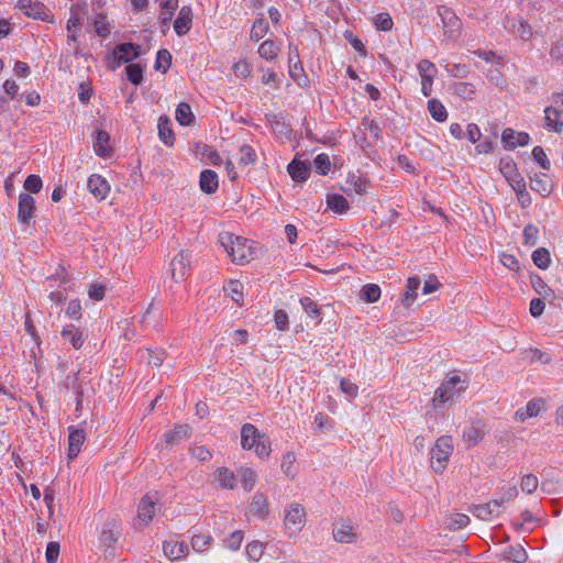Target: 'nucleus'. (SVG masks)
Segmentation results:
<instances>
[{
  "label": "nucleus",
  "instance_id": "nucleus-1",
  "mask_svg": "<svg viewBox=\"0 0 563 563\" xmlns=\"http://www.w3.org/2000/svg\"><path fill=\"white\" fill-rule=\"evenodd\" d=\"M241 445L244 450H255L260 459L271 455V441L267 434L261 432L254 424L245 423L241 428Z\"/></svg>",
  "mask_w": 563,
  "mask_h": 563
},
{
  "label": "nucleus",
  "instance_id": "nucleus-2",
  "mask_svg": "<svg viewBox=\"0 0 563 563\" xmlns=\"http://www.w3.org/2000/svg\"><path fill=\"white\" fill-rule=\"evenodd\" d=\"M219 241L234 263L244 264L252 258V249L246 240L224 232L219 235Z\"/></svg>",
  "mask_w": 563,
  "mask_h": 563
},
{
  "label": "nucleus",
  "instance_id": "nucleus-3",
  "mask_svg": "<svg viewBox=\"0 0 563 563\" xmlns=\"http://www.w3.org/2000/svg\"><path fill=\"white\" fill-rule=\"evenodd\" d=\"M307 514L301 504L292 503L286 510L284 516V528L289 537L297 536L305 527Z\"/></svg>",
  "mask_w": 563,
  "mask_h": 563
},
{
  "label": "nucleus",
  "instance_id": "nucleus-4",
  "mask_svg": "<svg viewBox=\"0 0 563 563\" xmlns=\"http://www.w3.org/2000/svg\"><path fill=\"white\" fill-rule=\"evenodd\" d=\"M454 445L451 437H441L431 449V466L435 472H442L453 453Z\"/></svg>",
  "mask_w": 563,
  "mask_h": 563
},
{
  "label": "nucleus",
  "instance_id": "nucleus-5",
  "mask_svg": "<svg viewBox=\"0 0 563 563\" xmlns=\"http://www.w3.org/2000/svg\"><path fill=\"white\" fill-rule=\"evenodd\" d=\"M141 55V46L133 43L118 44L112 55L107 58L108 67L114 70L122 63H130Z\"/></svg>",
  "mask_w": 563,
  "mask_h": 563
},
{
  "label": "nucleus",
  "instance_id": "nucleus-6",
  "mask_svg": "<svg viewBox=\"0 0 563 563\" xmlns=\"http://www.w3.org/2000/svg\"><path fill=\"white\" fill-rule=\"evenodd\" d=\"M457 384V376H450L449 379L442 383L439 389L435 391V395L432 399V404L434 408H440L442 405L453 402L455 386Z\"/></svg>",
  "mask_w": 563,
  "mask_h": 563
},
{
  "label": "nucleus",
  "instance_id": "nucleus-7",
  "mask_svg": "<svg viewBox=\"0 0 563 563\" xmlns=\"http://www.w3.org/2000/svg\"><path fill=\"white\" fill-rule=\"evenodd\" d=\"M418 71L421 77V91L423 96L429 97L432 92L433 78L438 70L433 63L422 59L418 63Z\"/></svg>",
  "mask_w": 563,
  "mask_h": 563
},
{
  "label": "nucleus",
  "instance_id": "nucleus-8",
  "mask_svg": "<svg viewBox=\"0 0 563 563\" xmlns=\"http://www.w3.org/2000/svg\"><path fill=\"white\" fill-rule=\"evenodd\" d=\"M190 267V260L185 251H180L170 262V275L175 283L185 279Z\"/></svg>",
  "mask_w": 563,
  "mask_h": 563
},
{
  "label": "nucleus",
  "instance_id": "nucleus-9",
  "mask_svg": "<svg viewBox=\"0 0 563 563\" xmlns=\"http://www.w3.org/2000/svg\"><path fill=\"white\" fill-rule=\"evenodd\" d=\"M18 8L27 16L35 20L47 21L49 18L48 9L41 2L32 0H19Z\"/></svg>",
  "mask_w": 563,
  "mask_h": 563
},
{
  "label": "nucleus",
  "instance_id": "nucleus-10",
  "mask_svg": "<svg viewBox=\"0 0 563 563\" xmlns=\"http://www.w3.org/2000/svg\"><path fill=\"white\" fill-rule=\"evenodd\" d=\"M485 423L482 420L473 421L463 432V441L466 448L478 445L485 435Z\"/></svg>",
  "mask_w": 563,
  "mask_h": 563
},
{
  "label": "nucleus",
  "instance_id": "nucleus-11",
  "mask_svg": "<svg viewBox=\"0 0 563 563\" xmlns=\"http://www.w3.org/2000/svg\"><path fill=\"white\" fill-rule=\"evenodd\" d=\"M35 200L29 194L19 196L18 220L22 224H30L34 217Z\"/></svg>",
  "mask_w": 563,
  "mask_h": 563
},
{
  "label": "nucleus",
  "instance_id": "nucleus-12",
  "mask_svg": "<svg viewBox=\"0 0 563 563\" xmlns=\"http://www.w3.org/2000/svg\"><path fill=\"white\" fill-rule=\"evenodd\" d=\"M544 126L548 131L560 133L563 129V110L558 107H547L544 109Z\"/></svg>",
  "mask_w": 563,
  "mask_h": 563
},
{
  "label": "nucleus",
  "instance_id": "nucleus-13",
  "mask_svg": "<svg viewBox=\"0 0 563 563\" xmlns=\"http://www.w3.org/2000/svg\"><path fill=\"white\" fill-rule=\"evenodd\" d=\"M86 439V433L82 429L69 428L68 434V460H74L80 452L81 445Z\"/></svg>",
  "mask_w": 563,
  "mask_h": 563
},
{
  "label": "nucleus",
  "instance_id": "nucleus-14",
  "mask_svg": "<svg viewBox=\"0 0 563 563\" xmlns=\"http://www.w3.org/2000/svg\"><path fill=\"white\" fill-rule=\"evenodd\" d=\"M544 401L542 399H533L530 400L526 407L519 408L515 418L521 422L526 421L529 418L538 417L543 410Z\"/></svg>",
  "mask_w": 563,
  "mask_h": 563
},
{
  "label": "nucleus",
  "instance_id": "nucleus-15",
  "mask_svg": "<svg viewBox=\"0 0 563 563\" xmlns=\"http://www.w3.org/2000/svg\"><path fill=\"white\" fill-rule=\"evenodd\" d=\"M88 189L98 200H103L110 191V186L100 175L93 174L88 179Z\"/></svg>",
  "mask_w": 563,
  "mask_h": 563
},
{
  "label": "nucleus",
  "instance_id": "nucleus-16",
  "mask_svg": "<svg viewBox=\"0 0 563 563\" xmlns=\"http://www.w3.org/2000/svg\"><path fill=\"white\" fill-rule=\"evenodd\" d=\"M501 140L507 147L515 148L516 146L527 145L530 141V136L526 132L517 133L512 129H506L503 132Z\"/></svg>",
  "mask_w": 563,
  "mask_h": 563
},
{
  "label": "nucleus",
  "instance_id": "nucleus-17",
  "mask_svg": "<svg viewBox=\"0 0 563 563\" xmlns=\"http://www.w3.org/2000/svg\"><path fill=\"white\" fill-rule=\"evenodd\" d=\"M250 512L258 519H266L269 514L267 498L263 493H256L249 506Z\"/></svg>",
  "mask_w": 563,
  "mask_h": 563
},
{
  "label": "nucleus",
  "instance_id": "nucleus-18",
  "mask_svg": "<svg viewBox=\"0 0 563 563\" xmlns=\"http://www.w3.org/2000/svg\"><path fill=\"white\" fill-rule=\"evenodd\" d=\"M213 478L223 489H234L236 486V476L234 472L225 466L219 467L213 472Z\"/></svg>",
  "mask_w": 563,
  "mask_h": 563
},
{
  "label": "nucleus",
  "instance_id": "nucleus-19",
  "mask_svg": "<svg viewBox=\"0 0 563 563\" xmlns=\"http://www.w3.org/2000/svg\"><path fill=\"white\" fill-rule=\"evenodd\" d=\"M192 13L188 7H183L174 22V30L179 35H185L191 26Z\"/></svg>",
  "mask_w": 563,
  "mask_h": 563
},
{
  "label": "nucleus",
  "instance_id": "nucleus-20",
  "mask_svg": "<svg viewBox=\"0 0 563 563\" xmlns=\"http://www.w3.org/2000/svg\"><path fill=\"white\" fill-rule=\"evenodd\" d=\"M367 189V181L358 173L349 174L346 179V187L343 188L344 192L351 195L355 192L357 195H364Z\"/></svg>",
  "mask_w": 563,
  "mask_h": 563
},
{
  "label": "nucleus",
  "instance_id": "nucleus-21",
  "mask_svg": "<svg viewBox=\"0 0 563 563\" xmlns=\"http://www.w3.org/2000/svg\"><path fill=\"white\" fill-rule=\"evenodd\" d=\"M333 538L340 543H352L356 539V533L350 522L343 521L333 529Z\"/></svg>",
  "mask_w": 563,
  "mask_h": 563
},
{
  "label": "nucleus",
  "instance_id": "nucleus-22",
  "mask_svg": "<svg viewBox=\"0 0 563 563\" xmlns=\"http://www.w3.org/2000/svg\"><path fill=\"white\" fill-rule=\"evenodd\" d=\"M421 282L419 277H409L407 279L406 291L402 295L401 303L409 308L418 297V289L420 288Z\"/></svg>",
  "mask_w": 563,
  "mask_h": 563
},
{
  "label": "nucleus",
  "instance_id": "nucleus-23",
  "mask_svg": "<svg viewBox=\"0 0 563 563\" xmlns=\"http://www.w3.org/2000/svg\"><path fill=\"white\" fill-rule=\"evenodd\" d=\"M164 554L170 560H178L188 553V547L185 542L165 541L163 544Z\"/></svg>",
  "mask_w": 563,
  "mask_h": 563
},
{
  "label": "nucleus",
  "instance_id": "nucleus-24",
  "mask_svg": "<svg viewBox=\"0 0 563 563\" xmlns=\"http://www.w3.org/2000/svg\"><path fill=\"white\" fill-rule=\"evenodd\" d=\"M499 514L500 507L494 499L484 505H478L474 509V515L482 520H492L493 518L498 517Z\"/></svg>",
  "mask_w": 563,
  "mask_h": 563
},
{
  "label": "nucleus",
  "instance_id": "nucleus-25",
  "mask_svg": "<svg viewBox=\"0 0 563 563\" xmlns=\"http://www.w3.org/2000/svg\"><path fill=\"white\" fill-rule=\"evenodd\" d=\"M289 175L296 181H305L310 175V165L294 159L287 167Z\"/></svg>",
  "mask_w": 563,
  "mask_h": 563
},
{
  "label": "nucleus",
  "instance_id": "nucleus-26",
  "mask_svg": "<svg viewBox=\"0 0 563 563\" xmlns=\"http://www.w3.org/2000/svg\"><path fill=\"white\" fill-rule=\"evenodd\" d=\"M200 189L206 194L214 192L219 187L218 175L211 169H206L200 174Z\"/></svg>",
  "mask_w": 563,
  "mask_h": 563
},
{
  "label": "nucleus",
  "instance_id": "nucleus-27",
  "mask_svg": "<svg viewBox=\"0 0 563 563\" xmlns=\"http://www.w3.org/2000/svg\"><path fill=\"white\" fill-rule=\"evenodd\" d=\"M530 188L542 197H547L552 190L551 180L545 174L536 175L530 178Z\"/></svg>",
  "mask_w": 563,
  "mask_h": 563
},
{
  "label": "nucleus",
  "instance_id": "nucleus-28",
  "mask_svg": "<svg viewBox=\"0 0 563 563\" xmlns=\"http://www.w3.org/2000/svg\"><path fill=\"white\" fill-rule=\"evenodd\" d=\"M137 515L139 518L145 523L152 521L155 515V501L151 498L150 495H145L141 499L139 504Z\"/></svg>",
  "mask_w": 563,
  "mask_h": 563
},
{
  "label": "nucleus",
  "instance_id": "nucleus-29",
  "mask_svg": "<svg viewBox=\"0 0 563 563\" xmlns=\"http://www.w3.org/2000/svg\"><path fill=\"white\" fill-rule=\"evenodd\" d=\"M62 338L69 342L74 349L79 350L84 344L82 332L79 331L75 325L70 324L63 329L60 333Z\"/></svg>",
  "mask_w": 563,
  "mask_h": 563
},
{
  "label": "nucleus",
  "instance_id": "nucleus-30",
  "mask_svg": "<svg viewBox=\"0 0 563 563\" xmlns=\"http://www.w3.org/2000/svg\"><path fill=\"white\" fill-rule=\"evenodd\" d=\"M189 424H177L175 426L174 430L164 433L165 442L168 445L178 444L181 440L189 435Z\"/></svg>",
  "mask_w": 563,
  "mask_h": 563
},
{
  "label": "nucleus",
  "instance_id": "nucleus-31",
  "mask_svg": "<svg viewBox=\"0 0 563 563\" xmlns=\"http://www.w3.org/2000/svg\"><path fill=\"white\" fill-rule=\"evenodd\" d=\"M96 134V143L93 145L95 153L100 157H106L111 152V147L109 146L110 136L102 130H97Z\"/></svg>",
  "mask_w": 563,
  "mask_h": 563
},
{
  "label": "nucleus",
  "instance_id": "nucleus-32",
  "mask_svg": "<svg viewBox=\"0 0 563 563\" xmlns=\"http://www.w3.org/2000/svg\"><path fill=\"white\" fill-rule=\"evenodd\" d=\"M501 555L504 560L514 563H523L528 559L526 550L519 544L506 548Z\"/></svg>",
  "mask_w": 563,
  "mask_h": 563
},
{
  "label": "nucleus",
  "instance_id": "nucleus-33",
  "mask_svg": "<svg viewBox=\"0 0 563 563\" xmlns=\"http://www.w3.org/2000/svg\"><path fill=\"white\" fill-rule=\"evenodd\" d=\"M238 475L240 477V482L243 488L246 492H251L255 487L256 483V473L249 466H241L238 470Z\"/></svg>",
  "mask_w": 563,
  "mask_h": 563
},
{
  "label": "nucleus",
  "instance_id": "nucleus-34",
  "mask_svg": "<svg viewBox=\"0 0 563 563\" xmlns=\"http://www.w3.org/2000/svg\"><path fill=\"white\" fill-rule=\"evenodd\" d=\"M224 291L236 303L242 305L243 301V285L241 282L231 279L223 286Z\"/></svg>",
  "mask_w": 563,
  "mask_h": 563
},
{
  "label": "nucleus",
  "instance_id": "nucleus-35",
  "mask_svg": "<svg viewBox=\"0 0 563 563\" xmlns=\"http://www.w3.org/2000/svg\"><path fill=\"white\" fill-rule=\"evenodd\" d=\"M158 135L166 145H173L175 136L169 128V120L165 115L158 119Z\"/></svg>",
  "mask_w": 563,
  "mask_h": 563
},
{
  "label": "nucleus",
  "instance_id": "nucleus-36",
  "mask_svg": "<svg viewBox=\"0 0 563 563\" xmlns=\"http://www.w3.org/2000/svg\"><path fill=\"white\" fill-rule=\"evenodd\" d=\"M512 189L516 191L518 201L522 208H527L531 203V198L528 191L526 190V181L523 178H518L514 180Z\"/></svg>",
  "mask_w": 563,
  "mask_h": 563
},
{
  "label": "nucleus",
  "instance_id": "nucleus-37",
  "mask_svg": "<svg viewBox=\"0 0 563 563\" xmlns=\"http://www.w3.org/2000/svg\"><path fill=\"white\" fill-rule=\"evenodd\" d=\"M279 46L271 40L263 42L258 47V54L262 58L273 62L277 58Z\"/></svg>",
  "mask_w": 563,
  "mask_h": 563
},
{
  "label": "nucleus",
  "instance_id": "nucleus-38",
  "mask_svg": "<svg viewBox=\"0 0 563 563\" xmlns=\"http://www.w3.org/2000/svg\"><path fill=\"white\" fill-rule=\"evenodd\" d=\"M195 119L191 108L188 103L181 102L176 109V120L180 125H190Z\"/></svg>",
  "mask_w": 563,
  "mask_h": 563
},
{
  "label": "nucleus",
  "instance_id": "nucleus-39",
  "mask_svg": "<svg viewBox=\"0 0 563 563\" xmlns=\"http://www.w3.org/2000/svg\"><path fill=\"white\" fill-rule=\"evenodd\" d=\"M360 297L362 300L366 302H376L380 298V288L376 284H366L361 289Z\"/></svg>",
  "mask_w": 563,
  "mask_h": 563
},
{
  "label": "nucleus",
  "instance_id": "nucleus-40",
  "mask_svg": "<svg viewBox=\"0 0 563 563\" xmlns=\"http://www.w3.org/2000/svg\"><path fill=\"white\" fill-rule=\"evenodd\" d=\"M428 110H429L431 117L439 122H443L448 118L446 109L437 99H431L428 101Z\"/></svg>",
  "mask_w": 563,
  "mask_h": 563
},
{
  "label": "nucleus",
  "instance_id": "nucleus-41",
  "mask_svg": "<svg viewBox=\"0 0 563 563\" xmlns=\"http://www.w3.org/2000/svg\"><path fill=\"white\" fill-rule=\"evenodd\" d=\"M268 32V24L263 16L257 18L253 23L251 29L250 37L251 40L258 42L262 40Z\"/></svg>",
  "mask_w": 563,
  "mask_h": 563
},
{
  "label": "nucleus",
  "instance_id": "nucleus-42",
  "mask_svg": "<svg viewBox=\"0 0 563 563\" xmlns=\"http://www.w3.org/2000/svg\"><path fill=\"white\" fill-rule=\"evenodd\" d=\"M514 33L523 41H529L532 37L531 26L523 20H515L511 24Z\"/></svg>",
  "mask_w": 563,
  "mask_h": 563
},
{
  "label": "nucleus",
  "instance_id": "nucleus-43",
  "mask_svg": "<svg viewBox=\"0 0 563 563\" xmlns=\"http://www.w3.org/2000/svg\"><path fill=\"white\" fill-rule=\"evenodd\" d=\"M164 352L155 353L151 349L139 352L141 361L146 362L147 365L161 366L164 361Z\"/></svg>",
  "mask_w": 563,
  "mask_h": 563
},
{
  "label": "nucleus",
  "instance_id": "nucleus-44",
  "mask_svg": "<svg viewBox=\"0 0 563 563\" xmlns=\"http://www.w3.org/2000/svg\"><path fill=\"white\" fill-rule=\"evenodd\" d=\"M532 261L536 266L541 269H545L550 266L551 263L550 252L545 247H539L533 251Z\"/></svg>",
  "mask_w": 563,
  "mask_h": 563
},
{
  "label": "nucleus",
  "instance_id": "nucleus-45",
  "mask_svg": "<svg viewBox=\"0 0 563 563\" xmlns=\"http://www.w3.org/2000/svg\"><path fill=\"white\" fill-rule=\"evenodd\" d=\"M518 494L519 492L516 485H508L501 488L498 497L494 500L497 501V505L501 508L506 503L517 498Z\"/></svg>",
  "mask_w": 563,
  "mask_h": 563
},
{
  "label": "nucleus",
  "instance_id": "nucleus-46",
  "mask_svg": "<svg viewBox=\"0 0 563 563\" xmlns=\"http://www.w3.org/2000/svg\"><path fill=\"white\" fill-rule=\"evenodd\" d=\"M328 207L338 213H344L349 210L347 200L341 195H332L328 197Z\"/></svg>",
  "mask_w": 563,
  "mask_h": 563
},
{
  "label": "nucleus",
  "instance_id": "nucleus-47",
  "mask_svg": "<svg viewBox=\"0 0 563 563\" xmlns=\"http://www.w3.org/2000/svg\"><path fill=\"white\" fill-rule=\"evenodd\" d=\"M282 471L285 473V475L289 478H294L296 475V457L292 452H287L282 462Z\"/></svg>",
  "mask_w": 563,
  "mask_h": 563
},
{
  "label": "nucleus",
  "instance_id": "nucleus-48",
  "mask_svg": "<svg viewBox=\"0 0 563 563\" xmlns=\"http://www.w3.org/2000/svg\"><path fill=\"white\" fill-rule=\"evenodd\" d=\"M172 64V54L167 49H159L156 55L154 68L166 73Z\"/></svg>",
  "mask_w": 563,
  "mask_h": 563
},
{
  "label": "nucleus",
  "instance_id": "nucleus-49",
  "mask_svg": "<svg viewBox=\"0 0 563 563\" xmlns=\"http://www.w3.org/2000/svg\"><path fill=\"white\" fill-rule=\"evenodd\" d=\"M531 285L533 289L544 299L553 296L552 289L544 283V280L540 276H531Z\"/></svg>",
  "mask_w": 563,
  "mask_h": 563
},
{
  "label": "nucleus",
  "instance_id": "nucleus-50",
  "mask_svg": "<svg viewBox=\"0 0 563 563\" xmlns=\"http://www.w3.org/2000/svg\"><path fill=\"white\" fill-rule=\"evenodd\" d=\"M212 538L208 534H194L191 538V548L196 552H203L211 544Z\"/></svg>",
  "mask_w": 563,
  "mask_h": 563
},
{
  "label": "nucleus",
  "instance_id": "nucleus-51",
  "mask_svg": "<svg viewBox=\"0 0 563 563\" xmlns=\"http://www.w3.org/2000/svg\"><path fill=\"white\" fill-rule=\"evenodd\" d=\"M128 79L134 84L140 85L143 80V68L140 64H129L125 67Z\"/></svg>",
  "mask_w": 563,
  "mask_h": 563
},
{
  "label": "nucleus",
  "instance_id": "nucleus-52",
  "mask_svg": "<svg viewBox=\"0 0 563 563\" xmlns=\"http://www.w3.org/2000/svg\"><path fill=\"white\" fill-rule=\"evenodd\" d=\"M500 172L512 186L514 180L518 178H523L520 174L517 173L516 166L512 162H504L500 163Z\"/></svg>",
  "mask_w": 563,
  "mask_h": 563
},
{
  "label": "nucleus",
  "instance_id": "nucleus-53",
  "mask_svg": "<svg viewBox=\"0 0 563 563\" xmlns=\"http://www.w3.org/2000/svg\"><path fill=\"white\" fill-rule=\"evenodd\" d=\"M539 485V479L533 474H526L521 478V490L526 494H532L537 490Z\"/></svg>",
  "mask_w": 563,
  "mask_h": 563
},
{
  "label": "nucleus",
  "instance_id": "nucleus-54",
  "mask_svg": "<svg viewBox=\"0 0 563 563\" xmlns=\"http://www.w3.org/2000/svg\"><path fill=\"white\" fill-rule=\"evenodd\" d=\"M240 164L250 165L256 162V154L252 146L244 144L240 147Z\"/></svg>",
  "mask_w": 563,
  "mask_h": 563
},
{
  "label": "nucleus",
  "instance_id": "nucleus-55",
  "mask_svg": "<svg viewBox=\"0 0 563 563\" xmlns=\"http://www.w3.org/2000/svg\"><path fill=\"white\" fill-rule=\"evenodd\" d=\"M313 166L321 175H327L331 167L330 158L327 154H319L313 161Z\"/></svg>",
  "mask_w": 563,
  "mask_h": 563
},
{
  "label": "nucleus",
  "instance_id": "nucleus-56",
  "mask_svg": "<svg viewBox=\"0 0 563 563\" xmlns=\"http://www.w3.org/2000/svg\"><path fill=\"white\" fill-rule=\"evenodd\" d=\"M394 22L391 16L388 13H379L375 18V26L379 31H390L393 29Z\"/></svg>",
  "mask_w": 563,
  "mask_h": 563
},
{
  "label": "nucleus",
  "instance_id": "nucleus-57",
  "mask_svg": "<svg viewBox=\"0 0 563 563\" xmlns=\"http://www.w3.org/2000/svg\"><path fill=\"white\" fill-rule=\"evenodd\" d=\"M300 303L306 311V313L312 318H316L320 314L321 310L316 301H313L309 297H303L300 299Z\"/></svg>",
  "mask_w": 563,
  "mask_h": 563
},
{
  "label": "nucleus",
  "instance_id": "nucleus-58",
  "mask_svg": "<svg viewBox=\"0 0 563 563\" xmlns=\"http://www.w3.org/2000/svg\"><path fill=\"white\" fill-rule=\"evenodd\" d=\"M242 541L243 532L241 530H236L224 540V545L232 551H236L240 549Z\"/></svg>",
  "mask_w": 563,
  "mask_h": 563
},
{
  "label": "nucleus",
  "instance_id": "nucleus-59",
  "mask_svg": "<svg viewBox=\"0 0 563 563\" xmlns=\"http://www.w3.org/2000/svg\"><path fill=\"white\" fill-rule=\"evenodd\" d=\"M96 33L101 37H107L110 34V27L107 23L106 16L97 14L93 21Z\"/></svg>",
  "mask_w": 563,
  "mask_h": 563
},
{
  "label": "nucleus",
  "instance_id": "nucleus-60",
  "mask_svg": "<svg viewBox=\"0 0 563 563\" xmlns=\"http://www.w3.org/2000/svg\"><path fill=\"white\" fill-rule=\"evenodd\" d=\"M473 54L474 55H478L479 57H482L487 63H494V64H497V65L505 64L504 57L500 56V55H497L493 51H481V49H478V51H474Z\"/></svg>",
  "mask_w": 563,
  "mask_h": 563
},
{
  "label": "nucleus",
  "instance_id": "nucleus-61",
  "mask_svg": "<svg viewBox=\"0 0 563 563\" xmlns=\"http://www.w3.org/2000/svg\"><path fill=\"white\" fill-rule=\"evenodd\" d=\"M43 183L40 176L29 175L24 181L25 190L36 194L42 189Z\"/></svg>",
  "mask_w": 563,
  "mask_h": 563
},
{
  "label": "nucleus",
  "instance_id": "nucleus-62",
  "mask_svg": "<svg viewBox=\"0 0 563 563\" xmlns=\"http://www.w3.org/2000/svg\"><path fill=\"white\" fill-rule=\"evenodd\" d=\"M539 229L533 224H528L523 229L525 244L533 246L538 241Z\"/></svg>",
  "mask_w": 563,
  "mask_h": 563
},
{
  "label": "nucleus",
  "instance_id": "nucleus-63",
  "mask_svg": "<svg viewBox=\"0 0 563 563\" xmlns=\"http://www.w3.org/2000/svg\"><path fill=\"white\" fill-rule=\"evenodd\" d=\"M60 545L58 542L52 541L46 547V563H56L59 555Z\"/></svg>",
  "mask_w": 563,
  "mask_h": 563
},
{
  "label": "nucleus",
  "instance_id": "nucleus-64",
  "mask_svg": "<svg viewBox=\"0 0 563 563\" xmlns=\"http://www.w3.org/2000/svg\"><path fill=\"white\" fill-rule=\"evenodd\" d=\"M550 56L553 60L563 65V41L554 43L550 51Z\"/></svg>",
  "mask_w": 563,
  "mask_h": 563
}]
</instances>
